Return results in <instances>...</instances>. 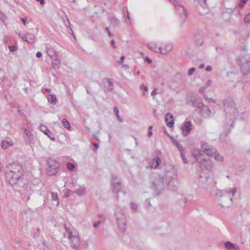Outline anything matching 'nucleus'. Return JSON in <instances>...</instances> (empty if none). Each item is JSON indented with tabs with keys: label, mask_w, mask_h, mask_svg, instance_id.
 Wrapping results in <instances>:
<instances>
[{
	"label": "nucleus",
	"mask_w": 250,
	"mask_h": 250,
	"mask_svg": "<svg viewBox=\"0 0 250 250\" xmlns=\"http://www.w3.org/2000/svg\"><path fill=\"white\" fill-rule=\"evenodd\" d=\"M111 188L114 193H118L121 188L120 180L116 175L113 174L111 177Z\"/></svg>",
	"instance_id": "9"
},
{
	"label": "nucleus",
	"mask_w": 250,
	"mask_h": 250,
	"mask_svg": "<svg viewBox=\"0 0 250 250\" xmlns=\"http://www.w3.org/2000/svg\"><path fill=\"white\" fill-rule=\"evenodd\" d=\"M101 223V222L100 221H98L97 222H95L94 224H93V227L94 228H97L99 225Z\"/></svg>",
	"instance_id": "55"
},
{
	"label": "nucleus",
	"mask_w": 250,
	"mask_h": 250,
	"mask_svg": "<svg viewBox=\"0 0 250 250\" xmlns=\"http://www.w3.org/2000/svg\"><path fill=\"white\" fill-rule=\"evenodd\" d=\"M200 164V167L202 169L211 170L212 168V165L209 159L207 160L203 158L201 159L199 162Z\"/></svg>",
	"instance_id": "13"
},
{
	"label": "nucleus",
	"mask_w": 250,
	"mask_h": 250,
	"mask_svg": "<svg viewBox=\"0 0 250 250\" xmlns=\"http://www.w3.org/2000/svg\"><path fill=\"white\" fill-rule=\"evenodd\" d=\"M199 112L202 116H209L211 113L209 107L205 104L199 109Z\"/></svg>",
	"instance_id": "22"
},
{
	"label": "nucleus",
	"mask_w": 250,
	"mask_h": 250,
	"mask_svg": "<svg viewBox=\"0 0 250 250\" xmlns=\"http://www.w3.org/2000/svg\"><path fill=\"white\" fill-rule=\"evenodd\" d=\"M19 36L21 37V38L23 41L28 42V39H27V37H26V34H25L24 35L21 36V34H19Z\"/></svg>",
	"instance_id": "49"
},
{
	"label": "nucleus",
	"mask_w": 250,
	"mask_h": 250,
	"mask_svg": "<svg viewBox=\"0 0 250 250\" xmlns=\"http://www.w3.org/2000/svg\"><path fill=\"white\" fill-rule=\"evenodd\" d=\"M224 111L226 114H230L232 115V119H234V115L237 113V109L235 107L234 101L231 98H227L223 101Z\"/></svg>",
	"instance_id": "5"
},
{
	"label": "nucleus",
	"mask_w": 250,
	"mask_h": 250,
	"mask_svg": "<svg viewBox=\"0 0 250 250\" xmlns=\"http://www.w3.org/2000/svg\"><path fill=\"white\" fill-rule=\"evenodd\" d=\"M192 104L193 107H196L199 109H200L204 105L203 103L202 99L198 97L194 98L192 100Z\"/></svg>",
	"instance_id": "15"
},
{
	"label": "nucleus",
	"mask_w": 250,
	"mask_h": 250,
	"mask_svg": "<svg viewBox=\"0 0 250 250\" xmlns=\"http://www.w3.org/2000/svg\"><path fill=\"white\" fill-rule=\"evenodd\" d=\"M75 167V166L73 164L71 163H68L67 165V168L68 169H70L71 170H73Z\"/></svg>",
	"instance_id": "43"
},
{
	"label": "nucleus",
	"mask_w": 250,
	"mask_h": 250,
	"mask_svg": "<svg viewBox=\"0 0 250 250\" xmlns=\"http://www.w3.org/2000/svg\"><path fill=\"white\" fill-rule=\"evenodd\" d=\"M23 175V170L21 167L17 170H10L5 173L6 180L11 185H14L21 179Z\"/></svg>",
	"instance_id": "2"
},
{
	"label": "nucleus",
	"mask_w": 250,
	"mask_h": 250,
	"mask_svg": "<svg viewBox=\"0 0 250 250\" xmlns=\"http://www.w3.org/2000/svg\"><path fill=\"white\" fill-rule=\"evenodd\" d=\"M212 68L211 66H210V65L207 66L206 68V70L207 71H210L212 70Z\"/></svg>",
	"instance_id": "60"
},
{
	"label": "nucleus",
	"mask_w": 250,
	"mask_h": 250,
	"mask_svg": "<svg viewBox=\"0 0 250 250\" xmlns=\"http://www.w3.org/2000/svg\"><path fill=\"white\" fill-rule=\"evenodd\" d=\"M206 89V87H205V86H202L201 87V88H200L199 90V92L201 93V94H205V90Z\"/></svg>",
	"instance_id": "47"
},
{
	"label": "nucleus",
	"mask_w": 250,
	"mask_h": 250,
	"mask_svg": "<svg viewBox=\"0 0 250 250\" xmlns=\"http://www.w3.org/2000/svg\"><path fill=\"white\" fill-rule=\"evenodd\" d=\"M199 182L201 184L202 187L204 188H207L210 184L208 183V180L209 179V177H205L204 179L201 175H199Z\"/></svg>",
	"instance_id": "21"
},
{
	"label": "nucleus",
	"mask_w": 250,
	"mask_h": 250,
	"mask_svg": "<svg viewBox=\"0 0 250 250\" xmlns=\"http://www.w3.org/2000/svg\"><path fill=\"white\" fill-rule=\"evenodd\" d=\"M13 145L12 142H8L7 141L3 140L1 142V147L3 149H7L9 146Z\"/></svg>",
	"instance_id": "29"
},
{
	"label": "nucleus",
	"mask_w": 250,
	"mask_h": 250,
	"mask_svg": "<svg viewBox=\"0 0 250 250\" xmlns=\"http://www.w3.org/2000/svg\"><path fill=\"white\" fill-rule=\"evenodd\" d=\"M52 60V64L53 67L55 69H58L59 67V65L61 64V60L59 57L58 55L55 56L53 59H51Z\"/></svg>",
	"instance_id": "23"
},
{
	"label": "nucleus",
	"mask_w": 250,
	"mask_h": 250,
	"mask_svg": "<svg viewBox=\"0 0 250 250\" xmlns=\"http://www.w3.org/2000/svg\"><path fill=\"white\" fill-rule=\"evenodd\" d=\"M157 94V89H154L151 92V95L152 96L153 95H155Z\"/></svg>",
	"instance_id": "64"
},
{
	"label": "nucleus",
	"mask_w": 250,
	"mask_h": 250,
	"mask_svg": "<svg viewBox=\"0 0 250 250\" xmlns=\"http://www.w3.org/2000/svg\"><path fill=\"white\" fill-rule=\"evenodd\" d=\"M71 192V193H74V191H71L69 190L66 191L65 193H64V197H67L69 196V194H70V193Z\"/></svg>",
	"instance_id": "53"
},
{
	"label": "nucleus",
	"mask_w": 250,
	"mask_h": 250,
	"mask_svg": "<svg viewBox=\"0 0 250 250\" xmlns=\"http://www.w3.org/2000/svg\"><path fill=\"white\" fill-rule=\"evenodd\" d=\"M66 20H67V22H66L65 21H64V23L65 24V25L68 28V27L70 28V31H71L72 32V29L70 28V23L69 22V21H68V19L66 18Z\"/></svg>",
	"instance_id": "48"
},
{
	"label": "nucleus",
	"mask_w": 250,
	"mask_h": 250,
	"mask_svg": "<svg viewBox=\"0 0 250 250\" xmlns=\"http://www.w3.org/2000/svg\"><path fill=\"white\" fill-rule=\"evenodd\" d=\"M48 167L46 168V172L48 175H56L58 172L59 167V163L54 159L49 158L47 162Z\"/></svg>",
	"instance_id": "7"
},
{
	"label": "nucleus",
	"mask_w": 250,
	"mask_h": 250,
	"mask_svg": "<svg viewBox=\"0 0 250 250\" xmlns=\"http://www.w3.org/2000/svg\"><path fill=\"white\" fill-rule=\"evenodd\" d=\"M237 61L241 72L243 75H248L250 71V55L247 54L240 56Z\"/></svg>",
	"instance_id": "3"
},
{
	"label": "nucleus",
	"mask_w": 250,
	"mask_h": 250,
	"mask_svg": "<svg viewBox=\"0 0 250 250\" xmlns=\"http://www.w3.org/2000/svg\"><path fill=\"white\" fill-rule=\"evenodd\" d=\"M109 20L111 21V24H112L115 26L118 25L120 22V21L113 16L110 17Z\"/></svg>",
	"instance_id": "35"
},
{
	"label": "nucleus",
	"mask_w": 250,
	"mask_h": 250,
	"mask_svg": "<svg viewBox=\"0 0 250 250\" xmlns=\"http://www.w3.org/2000/svg\"><path fill=\"white\" fill-rule=\"evenodd\" d=\"M165 121L168 127H172L174 125L173 115L170 113H167L165 116Z\"/></svg>",
	"instance_id": "18"
},
{
	"label": "nucleus",
	"mask_w": 250,
	"mask_h": 250,
	"mask_svg": "<svg viewBox=\"0 0 250 250\" xmlns=\"http://www.w3.org/2000/svg\"><path fill=\"white\" fill-rule=\"evenodd\" d=\"M181 129L183 131V134L187 136L188 135L191 130V123L190 121H186L185 123L182 125Z\"/></svg>",
	"instance_id": "12"
},
{
	"label": "nucleus",
	"mask_w": 250,
	"mask_h": 250,
	"mask_svg": "<svg viewBox=\"0 0 250 250\" xmlns=\"http://www.w3.org/2000/svg\"><path fill=\"white\" fill-rule=\"evenodd\" d=\"M85 192L86 191L85 188H80L74 191V193H75L79 196L83 195L85 194Z\"/></svg>",
	"instance_id": "32"
},
{
	"label": "nucleus",
	"mask_w": 250,
	"mask_h": 250,
	"mask_svg": "<svg viewBox=\"0 0 250 250\" xmlns=\"http://www.w3.org/2000/svg\"><path fill=\"white\" fill-rule=\"evenodd\" d=\"M236 192V188H229L222 193L221 190H218L216 194L220 195L219 200L220 205L224 208H228L232 203V197Z\"/></svg>",
	"instance_id": "1"
},
{
	"label": "nucleus",
	"mask_w": 250,
	"mask_h": 250,
	"mask_svg": "<svg viewBox=\"0 0 250 250\" xmlns=\"http://www.w3.org/2000/svg\"><path fill=\"white\" fill-rule=\"evenodd\" d=\"M147 46L150 50L155 52H159V48L157 47L156 43L150 42L147 44Z\"/></svg>",
	"instance_id": "25"
},
{
	"label": "nucleus",
	"mask_w": 250,
	"mask_h": 250,
	"mask_svg": "<svg viewBox=\"0 0 250 250\" xmlns=\"http://www.w3.org/2000/svg\"><path fill=\"white\" fill-rule=\"evenodd\" d=\"M47 100L49 103L53 104H55L56 103L57 99L55 95L49 94L47 97Z\"/></svg>",
	"instance_id": "31"
},
{
	"label": "nucleus",
	"mask_w": 250,
	"mask_h": 250,
	"mask_svg": "<svg viewBox=\"0 0 250 250\" xmlns=\"http://www.w3.org/2000/svg\"><path fill=\"white\" fill-rule=\"evenodd\" d=\"M171 2H172L175 6L177 7L178 10L179 12H181L183 15H184L185 17L187 15V11L185 8L182 6L180 3L179 0H169Z\"/></svg>",
	"instance_id": "14"
},
{
	"label": "nucleus",
	"mask_w": 250,
	"mask_h": 250,
	"mask_svg": "<svg viewBox=\"0 0 250 250\" xmlns=\"http://www.w3.org/2000/svg\"><path fill=\"white\" fill-rule=\"evenodd\" d=\"M173 45L171 43H167L164 48L159 47V52L163 54H166L168 52L171 51Z\"/></svg>",
	"instance_id": "19"
},
{
	"label": "nucleus",
	"mask_w": 250,
	"mask_h": 250,
	"mask_svg": "<svg viewBox=\"0 0 250 250\" xmlns=\"http://www.w3.org/2000/svg\"><path fill=\"white\" fill-rule=\"evenodd\" d=\"M200 144L203 152L207 155L212 157L214 153L216 152V148L212 146L208 145L207 142L201 141Z\"/></svg>",
	"instance_id": "8"
},
{
	"label": "nucleus",
	"mask_w": 250,
	"mask_h": 250,
	"mask_svg": "<svg viewBox=\"0 0 250 250\" xmlns=\"http://www.w3.org/2000/svg\"><path fill=\"white\" fill-rule=\"evenodd\" d=\"M161 162V160L159 157L154 158L151 162V167L152 168H156L160 165Z\"/></svg>",
	"instance_id": "24"
},
{
	"label": "nucleus",
	"mask_w": 250,
	"mask_h": 250,
	"mask_svg": "<svg viewBox=\"0 0 250 250\" xmlns=\"http://www.w3.org/2000/svg\"><path fill=\"white\" fill-rule=\"evenodd\" d=\"M170 139L172 141L173 144L178 148L180 152H182V151H184L183 147L177 142V141L176 140H175L173 137H170Z\"/></svg>",
	"instance_id": "27"
},
{
	"label": "nucleus",
	"mask_w": 250,
	"mask_h": 250,
	"mask_svg": "<svg viewBox=\"0 0 250 250\" xmlns=\"http://www.w3.org/2000/svg\"><path fill=\"white\" fill-rule=\"evenodd\" d=\"M40 130L46 135L51 140L54 141L55 140L54 134L49 130L45 125H41Z\"/></svg>",
	"instance_id": "16"
},
{
	"label": "nucleus",
	"mask_w": 250,
	"mask_h": 250,
	"mask_svg": "<svg viewBox=\"0 0 250 250\" xmlns=\"http://www.w3.org/2000/svg\"><path fill=\"white\" fill-rule=\"evenodd\" d=\"M125 56H122L121 57V59H120V61L118 62L119 64H123V62H124V61L125 60Z\"/></svg>",
	"instance_id": "56"
},
{
	"label": "nucleus",
	"mask_w": 250,
	"mask_h": 250,
	"mask_svg": "<svg viewBox=\"0 0 250 250\" xmlns=\"http://www.w3.org/2000/svg\"><path fill=\"white\" fill-rule=\"evenodd\" d=\"M118 227L121 231L124 232L126 229L125 210L117 208L114 213Z\"/></svg>",
	"instance_id": "4"
},
{
	"label": "nucleus",
	"mask_w": 250,
	"mask_h": 250,
	"mask_svg": "<svg viewBox=\"0 0 250 250\" xmlns=\"http://www.w3.org/2000/svg\"><path fill=\"white\" fill-rule=\"evenodd\" d=\"M8 48L10 51L14 52L16 50V47L14 45H10L8 46Z\"/></svg>",
	"instance_id": "50"
},
{
	"label": "nucleus",
	"mask_w": 250,
	"mask_h": 250,
	"mask_svg": "<svg viewBox=\"0 0 250 250\" xmlns=\"http://www.w3.org/2000/svg\"><path fill=\"white\" fill-rule=\"evenodd\" d=\"M247 1L248 0H240L238 3L239 6L241 8H243Z\"/></svg>",
	"instance_id": "40"
},
{
	"label": "nucleus",
	"mask_w": 250,
	"mask_h": 250,
	"mask_svg": "<svg viewBox=\"0 0 250 250\" xmlns=\"http://www.w3.org/2000/svg\"><path fill=\"white\" fill-rule=\"evenodd\" d=\"M47 54L49 56L51 59H53L55 56L58 55V54L55 52L54 49L52 48H47Z\"/></svg>",
	"instance_id": "26"
},
{
	"label": "nucleus",
	"mask_w": 250,
	"mask_h": 250,
	"mask_svg": "<svg viewBox=\"0 0 250 250\" xmlns=\"http://www.w3.org/2000/svg\"><path fill=\"white\" fill-rule=\"evenodd\" d=\"M62 124L63 126L67 129H69L71 127L70 123L67 121V120L66 119H62Z\"/></svg>",
	"instance_id": "37"
},
{
	"label": "nucleus",
	"mask_w": 250,
	"mask_h": 250,
	"mask_svg": "<svg viewBox=\"0 0 250 250\" xmlns=\"http://www.w3.org/2000/svg\"><path fill=\"white\" fill-rule=\"evenodd\" d=\"M211 83H212V81L211 80H208V81L206 82V83H205V87H206V88L210 86L211 85Z\"/></svg>",
	"instance_id": "46"
},
{
	"label": "nucleus",
	"mask_w": 250,
	"mask_h": 250,
	"mask_svg": "<svg viewBox=\"0 0 250 250\" xmlns=\"http://www.w3.org/2000/svg\"><path fill=\"white\" fill-rule=\"evenodd\" d=\"M26 37H27L28 39V43H32L34 42V40L35 39V36L34 34L27 32L26 33Z\"/></svg>",
	"instance_id": "28"
},
{
	"label": "nucleus",
	"mask_w": 250,
	"mask_h": 250,
	"mask_svg": "<svg viewBox=\"0 0 250 250\" xmlns=\"http://www.w3.org/2000/svg\"><path fill=\"white\" fill-rule=\"evenodd\" d=\"M65 228L66 231L68 233V236H72L73 234H74V231H73L70 228H67L65 226Z\"/></svg>",
	"instance_id": "41"
},
{
	"label": "nucleus",
	"mask_w": 250,
	"mask_h": 250,
	"mask_svg": "<svg viewBox=\"0 0 250 250\" xmlns=\"http://www.w3.org/2000/svg\"><path fill=\"white\" fill-rule=\"evenodd\" d=\"M25 131L26 135L27 137V142L28 143H29V144L33 143V136L32 134L29 131H28L26 129L25 130Z\"/></svg>",
	"instance_id": "30"
},
{
	"label": "nucleus",
	"mask_w": 250,
	"mask_h": 250,
	"mask_svg": "<svg viewBox=\"0 0 250 250\" xmlns=\"http://www.w3.org/2000/svg\"><path fill=\"white\" fill-rule=\"evenodd\" d=\"M176 174H175V169L172 167L171 170L167 171L164 176V180L166 182V184L168 185L170 181H172L175 178Z\"/></svg>",
	"instance_id": "11"
},
{
	"label": "nucleus",
	"mask_w": 250,
	"mask_h": 250,
	"mask_svg": "<svg viewBox=\"0 0 250 250\" xmlns=\"http://www.w3.org/2000/svg\"><path fill=\"white\" fill-rule=\"evenodd\" d=\"M195 42L197 45H201L203 43V40L201 38L195 39Z\"/></svg>",
	"instance_id": "45"
},
{
	"label": "nucleus",
	"mask_w": 250,
	"mask_h": 250,
	"mask_svg": "<svg viewBox=\"0 0 250 250\" xmlns=\"http://www.w3.org/2000/svg\"><path fill=\"white\" fill-rule=\"evenodd\" d=\"M42 56V52H38L37 53H36V57L37 58H40Z\"/></svg>",
	"instance_id": "61"
},
{
	"label": "nucleus",
	"mask_w": 250,
	"mask_h": 250,
	"mask_svg": "<svg viewBox=\"0 0 250 250\" xmlns=\"http://www.w3.org/2000/svg\"><path fill=\"white\" fill-rule=\"evenodd\" d=\"M166 183L163 176L158 175L156 176L152 182V188L155 192V195H158L161 191L163 190Z\"/></svg>",
	"instance_id": "6"
},
{
	"label": "nucleus",
	"mask_w": 250,
	"mask_h": 250,
	"mask_svg": "<svg viewBox=\"0 0 250 250\" xmlns=\"http://www.w3.org/2000/svg\"><path fill=\"white\" fill-rule=\"evenodd\" d=\"M51 199L54 201H56V205L58 206L59 204V197L57 193L52 192Z\"/></svg>",
	"instance_id": "36"
},
{
	"label": "nucleus",
	"mask_w": 250,
	"mask_h": 250,
	"mask_svg": "<svg viewBox=\"0 0 250 250\" xmlns=\"http://www.w3.org/2000/svg\"><path fill=\"white\" fill-rule=\"evenodd\" d=\"M146 61L149 63H150L152 62V60L149 58L148 57H146Z\"/></svg>",
	"instance_id": "62"
},
{
	"label": "nucleus",
	"mask_w": 250,
	"mask_h": 250,
	"mask_svg": "<svg viewBox=\"0 0 250 250\" xmlns=\"http://www.w3.org/2000/svg\"><path fill=\"white\" fill-rule=\"evenodd\" d=\"M110 42H111V44L112 45V47L114 48H116V45L115 44V41L113 40H112Z\"/></svg>",
	"instance_id": "59"
},
{
	"label": "nucleus",
	"mask_w": 250,
	"mask_h": 250,
	"mask_svg": "<svg viewBox=\"0 0 250 250\" xmlns=\"http://www.w3.org/2000/svg\"><path fill=\"white\" fill-rule=\"evenodd\" d=\"M92 144L96 149H98L99 148L98 144L96 143H93Z\"/></svg>",
	"instance_id": "63"
},
{
	"label": "nucleus",
	"mask_w": 250,
	"mask_h": 250,
	"mask_svg": "<svg viewBox=\"0 0 250 250\" xmlns=\"http://www.w3.org/2000/svg\"><path fill=\"white\" fill-rule=\"evenodd\" d=\"M191 154H192V156L194 158H195L196 161H197L199 162L201 159H203V155L202 154L201 150L199 149H193L192 151Z\"/></svg>",
	"instance_id": "17"
},
{
	"label": "nucleus",
	"mask_w": 250,
	"mask_h": 250,
	"mask_svg": "<svg viewBox=\"0 0 250 250\" xmlns=\"http://www.w3.org/2000/svg\"><path fill=\"white\" fill-rule=\"evenodd\" d=\"M225 247L228 250H239V247L236 244L227 241L225 243Z\"/></svg>",
	"instance_id": "20"
},
{
	"label": "nucleus",
	"mask_w": 250,
	"mask_h": 250,
	"mask_svg": "<svg viewBox=\"0 0 250 250\" xmlns=\"http://www.w3.org/2000/svg\"><path fill=\"white\" fill-rule=\"evenodd\" d=\"M68 239L70 246L74 249H77L80 245V238L76 231H74V234L72 236H68Z\"/></svg>",
	"instance_id": "10"
},
{
	"label": "nucleus",
	"mask_w": 250,
	"mask_h": 250,
	"mask_svg": "<svg viewBox=\"0 0 250 250\" xmlns=\"http://www.w3.org/2000/svg\"><path fill=\"white\" fill-rule=\"evenodd\" d=\"M114 112L115 114V115L118 119V120L119 122H122L123 121V119L121 118V117L120 116V115L119 114V109L117 108V107H114Z\"/></svg>",
	"instance_id": "38"
},
{
	"label": "nucleus",
	"mask_w": 250,
	"mask_h": 250,
	"mask_svg": "<svg viewBox=\"0 0 250 250\" xmlns=\"http://www.w3.org/2000/svg\"><path fill=\"white\" fill-rule=\"evenodd\" d=\"M180 153H181V158H182V159L183 162L185 164H188V161L185 155L184 154L183 151L180 152Z\"/></svg>",
	"instance_id": "39"
},
{
	"label": "nucleus",
	"mask_w": 250,
	"mask_h": 250,
	"mask_svg": "<svg viewBox=\"0 0 250 250\" xmlns=\"http://www.w3.org/2000/svg\"><path fill=\"white\" fill-rule=\"evenodd\" d=\"M244 21L245 23L250 22V14H247L244 19Z\"/></svg>",
	"instance_id": "42"
},
{
	"label": "nucleus",
	"mask_w": 250,
	"mask_h": 250,
	"mask_svg": "<svg viewBox=\"0 0 250 250\" xmlns=\"http://www.w3.org/2000/svg\"><path fill=\"white\" fill-rule=\"evenodd\" d=\"M140 89L145 90V91H147L148 88L147 86L144 85L143 84L141 85Z\"/></svg>",
	"instance_id": "54"
},
{
	"label": "nucleus",
	"mask_w": 250,
	"mask_h": 250,
	"mask_svg": "<svg viewBox=\"0 0 250 250\" xmlns=\"http://www.w3.org/2000/svg\"><path fill=\"white\" fill-rule=\"evenodd\" d=\"M195 70H196V69L195 67H191V68H189L188 71V74L189 76L192 75L193 74V73L195 72Z\"/></svg>",
	"instance_id": "44"
},
{
	"label": "nucleus",
	"mask_w": 250,
	"mask_h": 250,
	"mask_svg": "<svg viewBox=\"0 0 250 250\" xmlns=\"http://www.w3.org/2000/svg\"><path fill=\"white\" fill-rule=\"evenodd\" d=\"M131 208L133 209L136 210L138 208L137 205L135 203H131Z\"/></svg>",
	"instance_id": "51"
},
{
	"label": "nucleus",
	"mask_w": 250,
	"mask_h": 250,
	"mask_svg": "<svg viewBox=\"0 0 250 250\" xmlns=\"http://www.w3.org/2000/svg\"><path fill=\"white\" fill-rule=\"evenodd\" d=\"M215 160L219 161V162H222L224 160L223 157L219 154L217 151L216 150V152H215L213 154V156H212Z\"/></svg>",
	"instance_id": "34"
},
{
	"label": "nucleus",
	"mask_w": 250,
	"mask_h": 250,
	"mask_svg": "<svg viewBox=\"0 0 250 250\" xmlns=\"http://www.w3.org/2000/svg\"><path fill=\"white\" fill-rule=\"evenodd\" d=\"M21 21L22 22V23L24 24V25H25L26 24V21H27V18H21Z\"/></svg>",
	"instance_id": "58"
},
{
	"label": "nucleus",
	"mask_w": 250,
	"mask_h": 250,
	"mask_svg": "<svg viewBox=\"0 0 250 250\" xmlns=\"http://www.w3.org/2000/svg\"><path fill=\"white\" fill-rule=\"evenodd\" d=\"M105 30H106L107 32V33H108V36H109V37H112V36H114V35H113V34H112V33H111V32H110V30H109V27H106L105 28Z\"/></svg>",
	"instance_id": "52"
},
{
	"label": "nucleus",
	"mask_w": 250,
	"mask_h": 250,
	"mask_svg": "<svg viewBox=\"0 0 250 250\" xmlns=\"http://www.w3.org/2000/svg\"><path fill=\"white\" fill-rule=\"evenodd\" d=\"M106 82L107 83V85H106V88L108 91H111L113 89L114 85L113 83L111 82V80L109 79H107Z\"/></svg>",
	"instance_id": "33"
},
{
	"label": "nucleus",
	"mask_w": 250,
	"mask_h": 250,
	"mask_svg": "<svg viewBox=\"0 0 250 250\" xmlns=\"http://www.w3.org/2000/svg\"><path fill=\"white\" fill-rule=\"evenodd\" d=\"M0 19H1L2 21H4L6 18V17L3 15L2 13H0Z\"/></svg>",
	"instance_id": "57"
}]
</instances>
